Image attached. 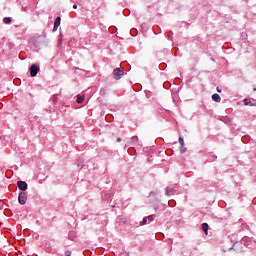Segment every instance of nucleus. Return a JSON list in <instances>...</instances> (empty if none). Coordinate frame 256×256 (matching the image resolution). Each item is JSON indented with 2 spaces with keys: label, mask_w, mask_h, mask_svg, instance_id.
<instances>
[{
  "label": "nucleus",
  "mask_w": 256,
  "mask_h": 256,
  "mask_svg": "<svg viewBox=\"0 0 256 256\" xmlns=\"http://www.w3.org/2000/svg\"><path fill=\"white\" fill-rule=\"evenodd\" d=\"M123 75H125V71L121 68H116L113 70V77L114 79H116V81H119V79H121V77H123Z\"/></svg>",
  "instance_id": "obj_1"
},
{
  "label": "nucleus",
  "mask_w": 256,
  "mask_h": 256,
  "mask_svg": "<svg viewBox=\"0 0 256 256\" xmlns=\"http://www.w3.org/2000/svg\"><path fill=\"white\" fill-rule=\"evenodd\" d=\"M18 203H20V205H25V203H27V193L25 192L19 193Z\"/></svg>",
  "instance_id": "obj_2"
},
{
  "label": "nucleus",
  "mask_w": 256,
  "mask_h": 256,
  "mask_svg": "<svg viewBox=\"0 0 256 256\" xmlns=\"http://www.w3.org/2000/svg\"><path fill=\"white\" fill-rule=\"evenodd\" d=\"M38 73H39V66L33 64L30 67V75H31V77H37Z\"/></svg>",
  "instance_id": "obj_3"
},
{
  "label": "nucleus",
  "mask_w": 256,
  "mask_h": 256,
  "mask_svg": "<svg viewBox=\"0 0 256 256\" xmlns=\"http://www.w3.org/2000/svg\"><path fill=\"white\" fill-rule=\"evenodd\" d=\"M17 186L20 189V191H27V188L29 187V185H27V182L25 181H18Z\"/></svg>",
  "instance_id": "obj_4"
},
{
  "label": "nucleus",
  "mask_w": 256,
  "mask_h": 256,
  "mask_svg": "<svg viewBox=\"0 0 256 256\" xmlns=\"http://www.w3.org/2000/svg\"><path fill=\"white\" fill-rule=\"evenodd\" d=\"M59 25H61V17H57L54 22L53 31H57L59 29Z\"/></svg>",
  "instance_id": "obj_5"
},
{
  "label": "nucleus",
  "mask_w": 256,
  "mask_h": 256,
  "mask_svg": "<svg viewBox=\"0 0 256 256\" xmlns=\"http://www.w3.org/2000/svg\"><path fill=\"white\" fill-rule=\"evenodd\" d=\"M212 99H213V101H215L216 103H220V102H221V96H219V94H213V95H212Z\"/></svg>",
  "instance_id": "obj_6"
},
{
  "label": "nucleus",
  "mask_w": 256,
  "mask_h": 256,
  "mask_svg": "<svg viewBox=\"0 0 256 256\" xmlns=\"http://www.w3.org/2000/svg\"><path fill=\"white\" fill-rule=\"evenodd\" d=\"M83 101H85V96L81 95V94H78L76 102L81 104V103H83Z\"/></svg>",
  "instance_id": "obj_7"
},
{
  "label": "nucleus",
  "mask_w": 256,
  "mask_h": 256,
  "mask_svg": "<svg viewBox=\"0 0 256 256\" xmlns=\"http://www.w3.org/2000/svg\"><path fill=\"white\" fill-rule=\"evenodd\" d=\"M202 230L204 231L205 235H208L209 224L203 223V224H202Z\"/></svg>",
  "instance_id": "obj_8"
},
{
  "label": "nucleus",
  "mask_w": 256,
  "mask_h": 256,
  "mask_svg": "<svg viewBox=\"0 0 256 256\" xmlns=\"http://www.w3.org/2000/svg\"><path fill=\"white\" fill-rule=\"evenodd\" d=\"M179 143H180L181 147L183 148L185 145V140H183V138H179ZM182 148L180 150L181 153H185V149H182Z\"/></svg>",
  "instance_id": "obj_9"
},
{
  "label": "nucleus",
  "mask_w": 256,
  "mask_h": 256,
  "mask_svg": "<svg viewBox=\"0 0 256 256\" xmlns=\"http://www.w3.org/2000/svg\"><path fill=\"white\" fill-rule=\"evenodd\" d=\"M173 193H175V190L173 188H167L166 195L170 196L173 195Z\"/></svg>",
  "instance_id": "obj_10"
},
{
  "label": "nucleus",
  "mask_w": 256,
  "mask_h": 256,
  "mask_svg": "<svg viewBox=\"0 0 256 256\" xmlns=\"http://www.w3.org/2000/svg\"><path fill=\"white\" fill-rule=\"evenodd\" d=\"M3 23H5L6 25H9V23H11V18L9 17L3 18Z\"/></svg>",
  "instance_id": "obj_11"
},
{
  "label": "nucleus",
  "mask_w": 256,
  "mask_h": 256,
  "mask_svg": "<svg viewBox=\"0 0 256 256\" xmlns=\"http://www.w3.org/2000/svg\"><path fill=\"white\" fill-rule=\"evenodd\" d=\"M244 105H253L250 99H244Z\"/></svg>",
  "instance_id": "obj_12"
},
{
  "label": "nucleus",
  "mask_w": 256,
  "mask_h": 256,
  "mask_svg": "<svg viewBox=\"0 0 256 256\" xmlns=\"http://www.w3.org/2000/svg\"><path fill=\"white\" fill-rule=\"evenodd\" d=\"M140 225H147V217L143 218V221L140 222Z\"/></svg>",
  "instance_id": "obj_13"
},
{
  "label": "nucleus",
  "mask_w": 256,
  "mask_h": 256,
  "mask_svg": "<svg viewBox=\"0 0 256 256\" xmlns=\"http://www.w3.org/2000/svg\"><path fill=\"white\" fill-rule=\"evenodd\" d=\"M147 219H148V221H153V219H154V217H153V215H150V216H148V217H146Z\"/></svg>",
  "instance_id": "obj_14"
},
{
  "label": "nucleus",
  "mask_w": 256,
  "mask_h": 256,
  "mask_svg": "<svg viewBox=\"0 0 256 256\" xmlns=\"http://www.w3.org/2000/svg\"><path fill=\"white\" fill-rule=\"evenodd\" d=\"M132 141H139V138L137 136H133Z\"/></svg>",
  "instance_id": "obj_15"
},
{
  "label": "nucleus",
  "mask_w": 256,
  "mask_h": 256,
  "mask_svg": "<svg viewBox=\"0 0 256 256\" xmlns=\"http://www.w3.org/2000/svg\"><path fill=\"white\" fill-rule=\"evenodd\" d=\"M66 256H71V251H66Z\"/></svg>",
  "instance_id": "obj_16"
},
{
  "label": "nucleus",
  "mask_w": 256,
  "mask_h": 256,
  "mask_svg": "<svg viewBox=\"0 0 256 256\" xmlns=\"http://www.w3.org/2000/svg\"><path fill=\"white\" fill-rule=\"evenodd\" d=\"M216 91H217L218 93H221V89H219V87L216 88Z\"/></svg>",
  "instance_id": "obj_17"
},
{
  "label": "nucleus",
  "mask_w": 256,
  "mask_h": 256,
  "mask_svg": "<svg viewBox=\"0 0 256 256\" xmlns=\"http://www.w3.org/2000/svg\"><path fill=\"white\" fill-rule=\"evenodd\" d=\"M117 143H121V138H117Z\"/></svg>",
  "instance_id": "obj_18"
},
{
  "label": "nucleus",
  "mask_w": 256,
  "mask_h": 256,
  "mask_svg": "<svg viewBox=\"0 0 256 256\" xmlns=\"http://www.w3.org/2000/svg\"><path fill=\"white\" fill-rule=\"evenodd\" d=\"M73 9H77V4H74V5H73Z\"/></svg>",
  "instance_id": "obj_19"
},
{
  "label": "nucleus",
  "mask_w": 256,
  "mask_h": 256,
  "mask_svg": "<svg viewBox=\"0 0 256 256\" xmlns=\"http://www.w3.org/2000/svg\"><path fill=\"white\" fill-rule=\"evenodd\" d=\"M254 91H256V88H254Z\"/></svg>",
  "instance_id": "obj_20"
}]
</instances>
